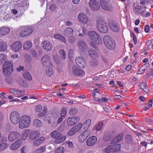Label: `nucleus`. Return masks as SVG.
I'll use <instances>...</instances> for the list:
<instances>
[{"label":"nucleus","instance_id":"1","mask_svg":"<svg viewBox=\"0 0 153 153\" xmlns=\"http://www.w3.org/2000/svg\"><path fill=\"white\" fill-rule=\"evenodd\" d=\"M98 30L102 33H106L108 30V24L101 18L99 19L97 22Z\"/></svg>","mask_w":153,"mask_h":153},{"label":"nucleus","instance_id":"2","mask_svg":"<svg viewBox=\"0 0 153 153\" xmlns=\"http://www.w3.org/2000/svg\"><path fill=\"white\" fill-rule=\"evenodd\" d=\"M104 44L108 49L114 50L115 47V43L112 38L109 35H106L103 37Z\"/></svg>","mask_w":153,"mask_h":153},{"label":"nucleus","instance_id":"3","mask_svg":"<svg viewBox=\"0 0 153 153\" xmlns=\"http://www.w3.org/2000/svg\"><path fill=\"white\" fill-rule=\"evenodd\" d=\"M30 123V117L28 116L24 115L20 118L19 123V127L20 128H27Z\"/></svg>","mask_w":153,"mask_h":153},{"label":"nucleus","instance_id":"4","mask_svg":"<svg viewBox=\"0 0 153 153\" xmlns=\"http://www.w3.org/2000/svg\"><path fill=\"white\" fill-rule=\"evenodd\" d=\"M88 35L89 38L94 41L95 43L99 45L102 44L101 38L100 37V35L95 31L88 32Z\"/></svg>","mask_w":153,"mask_h":153},{"label":"nucleus","instance_id":"5","mask_svg":"<svg viewBox=\"0 0 153 153\" xmlns=\"http://www.w3.org/2000/svg\"><path fill=\"white\" fill-rule=\"evenodd\" d=\"M51 137L54 138L58 139L55 140V143H59L64 141L66 137L63 136L62 137V134L56 131H54L51 134Z\"/></svg>","mask_w":153,"mask_h":153},{"label":"nucleus","instance_id":"6","mask_svg":"<svg viewBox=\"0 0 153 153\" xmlns=\"http://www.w3.org/2000/svg\"><path fill=\"white\" fill-rule=\"evenodd\" d=\"M19 115L17 112L13 111L11 113L10 119L12 123L13 124H17L19 121Z\"/></svg>","mask_w":153,"mask_h":153},{"label":"nucleus","instance_id":"7","mask_svg":"<svg viewBox=\"0 0 153 153\" xmlns=\"http://www.w3.org/2000/svg\"><path fill=\"white\" fill-rule=\"evenodd\" d=\"M100 3L101 7L105 10L110 11L112 10L113 7L109 2H106L104 0H101Z\"/></svg>","mask_w":153,"mask_h":153},{"label":"nucleus","instance_id":"8","mask_svg":"<svg viewBox=\"0 0 153 153\" xmlns=\"http://www.w3.org/2000/svg\"><path fill=\"white\" fill-rule=\"evenodd\" d=\"M33 32V29L29 27H27L22 29L19 33L21 37H25L30 34Z\"/></svg>","mask_w":153,"mask_h":153},{"label":"nucleus","instance_id":"9","mask_svg":"<svg viewBox=\"0 0 153 153\" xmlns=\"http://www.w3.org/2000/svg\"><path fill=\"white\" fill-rule=\"evenodd\" d=\"M20 136V134L16 131H12L9 134L8 140L10 142H13L19 138Z\"/></svg>","mask_w":153,"mask_h":153},{"label":"nucleus","instance_id":"10","mask_svg":"<svg viewBox=\"0 0 153 153\" xmlns=\"http://www.w3.org/2000/svg\"><path fill=\"white\" fill-rule=\"evenodd\" d=\"M41 61L42 65L45 66H51L52 65L51 62V58L48 55L44 56L41 59Z\"/></svg>","mask_w":153,"mask_h":153},{"label":"nucleus","instance_id":"11","mask_svg":"<svg viewBox=\"0 0 153 153\" xmlns=\"http://www.w3.org/2000/svg\"><path fill=\"white\" fill-rule=\"evenodd\" d=\"M79 120V118L78 117H68L67 120V123L68 126H73L78 123Z\"/></svg>","mask_w":153,"mask_h":153},{"label":"nucleus","instance_id":"12","mask_svg":"<svg viewBox=\"0 0 153 153\" xmlns=\"http://www.w3.org/2000/svg\"><path fill=\"white\" fill-rule=\"evenodd\" d=\"M82 127V124L80 123L72 128L68 132V134L69 136H72L76 134L80 129Z\"/></svg>","mask_w":153,"mask_h":153},{"label":"nucleus","instance_id":"13","mask_svg":"<svg viewBox=\"0 0 153 153\" xmlns=\"http://www.w3.org/2000/svg\"><path fill=\"white\" fill-rule=\"evenodd\" d=\"M89 4L90 7L93 10H97L100 8L99 3L96 0H90Z\"/></svg>","mask_w":153,"mask_h":153},{"label":"nucleus","instance_id":"14","mask_svg":"<svg viewBox=\"0 0 153 153\" xmlns=\"http://www.w3.org/2000/svg\"><path fill=\"white\" fill-rule=\"evenodd\" d=\"M78 19L80 22L84 24H86L88 21L87 15L82 13H80L78 15Z\"/></svg>","mask_w":153,"mask_h":153},{"label":"nucleus","instance_id":"15","mask_svg":"<svg viewBox=\"0 0 153 153\" xmlns=\"http://www.w3.org/2000/svg\"><path fill=\"white\" fill-rule=\"evenodd\" d=\"M97 140L96 137L93 136L89 137L86 140V144L89 146H91L95 144Z\"/></svg>","mask_w":153,"mask_h":153},{"label":"nucleus","instance_id":"16","mask_svg":"<svg viewBox=\"0 0 153 153\" xmlns=\"http://www.w3.org/2000/svg\"><path fill=\"white\" fill-rule=\"evenodd\" d=\"M75 62L79 68H84L85 65L84 59L82 57H79L76 58Z\"/></svg>","mask_w":153,"mask_h":153},{"label":"nucleus","instance_id":"17","mask_svg":"<svg viewBox=\"0 0 153 153\" xmlns=\"http://www.w3.org/2000/svg\"><path fill=\"white\" fill-rule=\"evenodd\" d=\"M42 46L44 49L47 51H50L52 48V46L48 41H44L42 42Z\"/></svg>","mask_w":153,"mask_h":153},{"label":"nucleus","instance_id":"18","mask_svg":"<svg viewBox=\"0 0 153 153\" xmlns=\"http://www.w3.org/2000/svg\"><path fill=\"white\" fill-rule=\"evenodd\" d=\"M72 70L73 74L76 76H80L84 73L82 70L78 68L76 66H73L72 67Z\"/></svg>","mask_w":153,"mask_h":153},{"label":"nucleus","instance_id":"19","mask_svg":"<svg viewBox=\"0 0 153 153\" xmlns=\"http://www.w3.org/2000/svg\"><path fill=\"white\" fill-rule=\"evenodd\" d=\"M77 45L79 49L82 51H84L87 49L88 45L86 43L83 41H79Z\"/></svg>","mask_w":153,"mask_h":153},{"label":"nucleus","instance_id":"20","mask_svg":"<svg viewBox=\"0 0 153 153\" xmlns=\"http://www.w3.org/2000/svg\"><path fill=\"white\" fill-rule=\"evenodd\" d=\"M110 29L112 31L117 32L119 30V27L118 24L114 22H110L109 24Z\"/></svg>","mask_w":153,"mask_h":153},{"label":"nucleus","instance_id":"21","mask_svg":"<svg viewBox=\"0 0 153 153\" xmlns=\"http://www.w3.org/2000/svg\"><path fill=\"white\" fill-rule=\"evenodd\" d=\"M146 8L145 6H143L142 7L139 5V4H137L136 5L134 6V9L135 13L136 15H139L140 14V12L142 10L146 9Z\"/></svg>","mask_w":153,"mask_h":153},{"label":"nucleus","instance_id":"22","mask_svg":"<svg viewBox=\"0 0 153 153\" xmlns=\"http://www.w3.org/2000/svg\"><path fill=\"white\" fill-rule=\"evenodd\" d=\"M22 44L19 41L15 42L12 45V49L16 51H19L21 48Z\"/></svg>","mask_w":153,"mask_h":153},{"label":"nucleus","instance_id":"23","mask_svg":"<svg viewBox=\"0 0 153 153\" xmlns=\"http://www.w3.org/2000/svg\"><path fill=\"white\" fill-rule=\"evenodd\" d=\"M123 134L122 133H120L117 135L111 142V144L117 143L120 142L123 139Z\"/></svg>","mask_w":153,"mask_h":153},{"label":"nucleus","instance_id":"24","mask_svg":"<svg viewBox=\"0 0 153 153\" xmlns=\"http://www.w3.org/2000/svg\"><path fill=\"white\" fill-rule=\"evenodd\" d=\"M40 133L37 131H33L30 132L29 135L30 139L32 140L36 139L40 136Z\"/></svg>","mask_w":153,"mask_h":153},{"label":"nucleus","instance_id":"25","mask_svg":"<svg viewBox=\"0 0 153 153\" xmlns=\"http://www.w3.org/2000/svg\"><path fill=\"white\" fill-rule=\"evenodd\" d=\"M74 33L73 29L71 27H67L65 29L63 32V34L65 36H69Z\"/></svg>","mask_w":153,"mask_h":153},{"label":"nucleus","instance_id":"26","mask_svg":"<svg viewBox=\"0 0 153 153\" xmlns=\"http://www.w3.org/2000/svg\"><path fill=\"white\" fill-rule=\"evenodd\" d=\"M21 144V140L19 139L12 144L10 146V149L11 150H15L20 146Z\"/></svg>","mask_w":153,"mask_h":153},{"label":"nucleus","instance_id":"27","mask_svg":"<svg viewBox=\"0 0 153 153\" xmlns=\"http://www.w3.org/2000/svg\"><path fill=\"white\" fill-rule=\"evenodd\" d=\"M45 140V138L43 137H41L35 140L33 142V144L34 146H37L44 141Z\"/></svg>","mask_w":153,"mask_h":153},{"label":"nucleus","instance_id":"28","mask_svg":"<svg viewBox=\"0 0 153 153\" xmlns=\"http://www.w3.org/2000/svg\"><path fill=\"white\" fill-rule=\"evenodd\" d=\"M32 42L28 41H25L23 45V47L25 50H29L32 46Z\"/></svg>","mask_w":153,"mask_h":153},{"label":"nucleus","instance_id":"29","mask_svg":"<svg viewBox=\"0 0 153 153\" xmlns=\"http://www.w3.org/2000/svg\"><path fill=\"white\" fill-rule=\"evenodd\" d=\"M0 29L2 36L7 35L10 32V30L9 28L4 27H2Z\"/></svg>","mask_w":153,"mask_h":153},{"label":"nucleus","instance_id":"30","mask_svg":"<svg viewBox=\"0 0 153 153\" xmlns=\"http://www.w3.org/2000/svg\"><path fill=\"white\" fill-rule=\"evenodd\" d=\"M7 45L5 42L0 40V51H5L7 48Z\"/></svg>","mask_w":153,"mask_h":153},{"label":"nucleus","instance_id":"31","mask_svg":"<svg viewBox=\"0 0 153 153\" xmlns=\"http://www.w3.org/2000/svg\"><path fill=\"white\" fill-rule=\"evenodd\" d=\"M54 37L55 38L61 41L64 44H66L67 42L66 39L59 34H56L54 35Z\"/></svg>","mask_w":153,"mask_h":153},{"label":"nucleus","instance_id":"32","mask_svg":"<svg viewBox=\"0 0 153 153\" xmlns=\"http://www.w3.org/2000/svg\"><path fill=\"white\" fill-rule=\"evenodd\" d=\"M52 65L47 66L46 68V74L48 76H51L53 75V72L52 70Z\"/></svg>","mask_w":153,"mask_h":153},{"label":"nucleus","instance_id":"33","mask_svg":"<svg viewBox=\"0 0 153 153\" xmlns=\"http://www.w3.org/2000/svg\"><path fill=\"white\" fill-rule=\"evenodd\" d=\"M140 88L143 90L146 93H148L149 92V89L148 86L146 85L145 83L142 82L139 86Z\"/></svg>","mask_w":153,"mask_h":153},{"label":"nucleus","instance_id":"34","mask_svg":"<svg viewBox=\"0 0 153 153\" xmlns=\"http://www.w3.org/2000/svg\"><path fill=\"white\" fill-rule=\"evenodd\" d=\"M88 54L90 57H97L98 55V53L96 51L91 49L88 51Z\"/></svg>","mask_w":153,"mask_h":153},{"label":"nucleus","instance_id":"35","mask_svg":"<svg viewBox=\"0 0 153 153\" xmlns=\"http://www.w3.org/2000/svg\"><path fill=\"white\" fill-rule=\"evenodd\" d=\"M33 125L36 128H39L42 126V123L39 119H36L33 121Z\"/></svg>","mask_w":153,"mask_h":153},{"label":"nucleus","instance_id":"36","mask_svg":"<svg viewBox=\"0 0 153 153\" xmlns=\"http://www.w3.org/2000/svg\"><path fill=\"white\" fill-rule=\"evenodd\" d=\"M91 120L90 119H88L82 125L83 128L84 129L86 130L91 125Z\"/></svg>","mask_w":153,"mask_h":153},{"label":"nucleus","instance_id":"37","mask_svg":"<svg viewBox=\"0 0 153 153\" xmlns=\"http://www.w3.org/2000/svg\"><path fill=\"white\" fill-rule=\"evenodd\" d=\"M3 73L6 76H8L11 73L13 70V68H3Z\"/></svg>","mask_w":153,"mask_h":153},{"label":"nucleus","instance_id":"38","mask_svg":"<svg viewBox=\"0 0 153 153\" xmlns=\"http://www.w3.org/2000/svg\"><path fill=\"white\" fill-rule=\"evenodd\" d=\"M126 142L132 144L133 143L132 137L129 135H127L125 137Z\"/></svg>","mask_w":153,"mask_h":153},{"label":"nucleus","instance_id":"39","mask_svg":"<svg viewBox=\"0 0 153 153\" xmlns=\"http://www.w3.org/2000/svg\"><path fill=\"white\" fill-rule=\"evenodd\" d=\"M141 15L144 17H147L151 15V13L149 12H147L146 9L141 11L140 13Z\"/></svg>","mask_w":153,"mask_h":153},{"label":"nucleus","instance_id":"40","mask_svg":"<svg viewBox=\"0 0 153 153\" xmlns=\"http://www.w3.org/2000/svg\"><path fill=\"white\" fill-rule=\"evenodd\" d=\"M30 53L33 58L36 59L38 58V53L34 49H31L30 51Z\"/></svg>","mask_w":153,"mask_h":153},{"label":"nucleus","instance_id":"41","mask_svg":"<svg viewBox=\"0 0 153 153\" xmlns=\"http://www.w3.org/2000/svg\"><path fill=\"white\" fill-rule=\"evenodd\" d=\"M7 60L6 55L3 53L0 54V64H1L6 62Z\"/></svg>","mask_w":153,"mask_h":153},{"label":"nucleus","instance_id":"42","mask_svg":"<svg viewBox=\"0 0 153 153\" xmlns=\"http://www.w3.org/2000/svg\"><path fill=\"white\" fill-rule=\"evenodd\" d=\"M77 109L75 108H72L70 109L69 111V113L70 115H76L78 113Z\"/></svg>","mask_w":153,"mask_h":153},{"label":"nucleus","instance_id":"43","mask_svg":"<svg viewBox=\"0 0 153 153\" xmlns=\"http://www.w3.org/2000/svg\"><path fill=\"white\" fill-rule=\"evenodd\" d=\"M18 83L19 85L22 87H26L27 86V84L26 82H25V81L22 79H19L18 81Z\"/></svg>","mask_w":153,"mask_h":153},{"label":"nucleus","instance_id":"44","mask_svg":"<svg viewBox=\"0 0 153 153\" xmlns=\"http://www.w3.org/2000/svg\"><path fill=\"white\" fill-rule=\"evenodd\" d=\"M113 149H114V152L115 153L118 152L120 149V146L119 144H115L113 145Z\"/></svg>","mask_w":153,"mask_h":153},{"label":"nucleus","instance_id":"45","mask_svg":"<svg viewBox=\"0 0 153 153\" xmlns=\"http://www.w3.org/2000/svg\"><path fill=\"white\" fill-rule=\"evenodd\" d=\"M13 68L12 63L10 61L6 62L3 65V68Z\"/></svg>","mask_w":153,"mask_h":153},{"label":"nucleus","instance_id":"46","mask_svg":"<svg viewBox=\"0 0 153 153\" xmlns=\"http://www.w3.org/2000/svg\"><path fill=\"white\" fill-rule=\"evenodd\" d=\"M103 125V123L102 122H100L96 124L95 126V129L97 131L100 130Z\"/></svg>","mask_w":153,"mask_h":153},{"label":"nucleus","instance_id":"47","mask_svg":"<svg viewBox=\"0 0 153 153\" xmlns=\"http://www.w3.org/2000/svg\"><path fill=\"white\" fill-rule=\"evenodd\" d=\"M87 137L83 133L81 134L79 137L78 140L80 143H82L86 139Z\"/></svg>","mask_w":153,"mask_h":153},{"label":"nucleus","instance_id":"48","mask_svg":"<svg viewBox=\"0 0 153 153\" xmlns=\"http://www.w3.org/2000/svg\"><path fill=\"white\" fill-rule=\"evenodd\" d=\"M112 145L107 147L105 149V152L107 153L112 152L114 153Z\"/></svg>","mask_w":153,"mask_h":153},{"label":"nucleus","instance_id":"49","mask_svg":"<svg viewBox=\"0 0 153 153\" xmlns=\"http://www.w3.org/2000/svg\"><path fill=\"white\" fill-rule=\"evenodd\" d=\"M23 76L25 78L28 80H31L32 79V77L30 74L28 72H26L23 74Z\"/></svg>","mask_w":153,"mask_h":153},{"label":"nucleus","instance_id":"50","mask_svg":"<svg viewBox=\"0 0 153 153\" xmlns=\"http://www.w3.org/2000/svg\"><path fill=\"white\" fill-rule=\"evenodd\" d=\"M68 57L71 59H73L74 55V51L73 49H70L68 52Z\"/></svg>","mask_w":153,"mask_h":153},{"label":"nucleus","instance_id":"51","mask_svg":"<svg viewBox=\"0 0 153 153\" xmlns=\"http://www.w3.org/2000/svg\"><path fill=\"white\" fill-rule=\"evenodd\" d=\"M98 64V62L95 59H92L90 62L91 66L92 67H96Z\"/></svg>","mask_w":153,"mask_h":153},{"label":"nucleus","instance_id":"52","mask_svg":"<svg viewBox=\"0 0 153 153\" xmlns=\"http://www.w3.org/2000/svg\"><path fill=\"white\" fill-rule=\"evenodd\" d=\"M24 58L25 61L29 63L31 61V57L28 54H25L24 55Z\"/></svg>","mask_w":153,"mask_h":153},{"label":"nucleus","instance_id":"53","mask_svg":"<svg viewBox=\"0 0 153 153\" xmlns=\"http://www.w3.org/2000/svg\"><path fill=\"white\" fill-rule=\"evenodd\" d=\"M47 113V109L44 107L43 111L41 113H39L38 116L39 117H42L45 116Z\"/></svg>","mask_w":153,"mask_h":153},{"label":"nucleus","instance_id":"54","mask_svg":"<svg viewBox=\"0 0 153 153\" xmlns=\"http://www.w3.org/2000/svg\"><path fill=\"white\" fill-rule=\"evenodd\" d=\"M45 147L44 146H42L40 148L36 150L35 151V153H42L45 150Z\"/></svg>","mask_w":153,"mask_h":153},{"label":"nucleus","instance_id":"55","mask_svg":"<svg viewBox=\"0 0 153 153\" xmlns=\"http://www.w3.org/2000/svg\"><path fill=\"white\" fill-rule=\"evenodd\" d=\"M66 115V109L65 108H63L61 111V116L63 118H65Z\"/></svg>","mask_w":153,"mask_h":153},{"label":"nucleus","instance_id":"56","mask_svg":"<svg viewBox=\"0 0 153 153\" xmlns=\"http://www.w3.org/2000/svg\"><path fill=\"white\" fill-rule=\"evenodd\" d=\"M64 151V149L62 147H59L55 151V153H63Z\"/></svg>","mask_w":153,"mask_h":153},{"label":"nucleus","instance_id":"57","mask_svg":"<svg viewBox=\"0 0 153 153\" xmlns=\"http://www.w3.org/2000/svg\"><path fill=\"white\" fill-rule=\"evenodd\" d=\"M7 147V145L5 143H1L0 144V151L3 150Z\"/></svg>","mask_w":153,"mask_h":153},{"label":"nucleus","instance_id":"58","mask_svg":"<svg viewBox=\"0 0 153 153\" xmlns=\"http://www.w3.org/2000/svg\"><path fill=\"white\" fill-rule=\"evenodd\" d=\"M68 41L70 44H73L75 41V38L74 36L70 37L68 39Z\"/></svg>","mask_w":153,"mask_h":153},{"label":"nucleus","instance_id":"59","mask_svg":"<svg viewBox=\"0 0 153 153\" xmlns=\"http://www.w3.org/2000/svg\"><path fill=\"white\" fill-rule=\"evenodd\" d=\"M146 70V69H145L144 68H143V66H141L139 69L138 72L139 73H138V74H143L144 73L145 71Z\"/></svg>","mask_w":153,"mask_h":153},{"label":"nucleus","instance_id":"60","mask_svg":"<svg viewBox=\"0 0 153 153\" xmlns=\"http://www.w3.org/2000/svg\"><path fill=\"white\" fill-rule=\"evenodd\" d=\"M42 109V107L41 105H38L36 107V111L37 112H40Z\"/></svg>","mask_w":153,"mask_h":153},{"label":"nucleus","instance_id":"61","mask_svg":"<svg viewBox=\"0 0 153 153\" xmlns=\"http://www.w3.org/2000/svg\"><path fill=\"white\" fill-rule=\"evenodd\" d=\"M21 153H27V147L25 146L23 147L20 149Z\"/></svg>","mask_w":153,"mask_h":153},{"label":"nucleus","instance_id":"62","mask_svg":"<svg viewBox=\"0 0 153 153\" xmlns=\"http://www.w3.org/2000/svg\"><path fill=\"white\" fill-rule=\"evenodd\" d=\"M28 135V132L27 131H25L23 134L22 137V139L24 140H25L27 139Z\"/></svg>","mask_w":153,"mask_h":153},{"label":"nucleus","instance_id":"63","mask_svg":"<svg viewBox=\"0 0 153 153\" xmlns=\"http://www.w3.org/2000/svg\"><path fill=\"white\" fill-rule=\"evenodd\" d=\"M59 53L62 57L64 59L66 57L65 51L64 50H61L59 51Z\"/></svg>","mask_w":153,"mask_h":153},{"label":"nucleus","instance_id":"64","mask_svg":"<svg viewBox=\"0 0 153 153\" xmlns=\"http://www.w3.org/2000/svg\"><path fill=\"white\" fill-rule=\"evenodd\" d=\"M57 6L54 4H51L49 7V9L51 11H53L55 10Z\"/></svg>","mask_w":153,"mask_h":153}]
</instances>
